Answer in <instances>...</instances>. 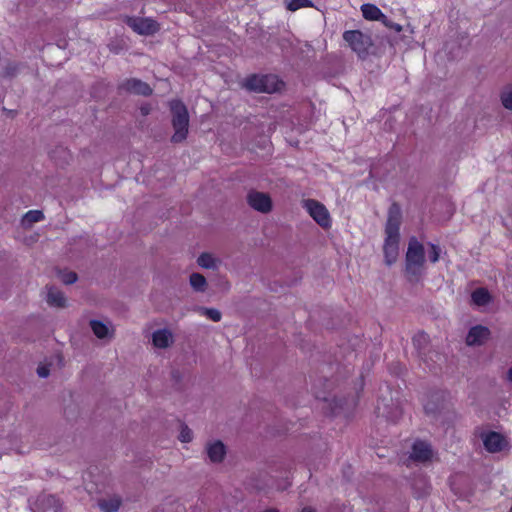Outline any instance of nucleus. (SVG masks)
<instances>
[{
	"label": "nucleus",
	"instance_id": "17",
	"mask_svg": "<svg viewBox=\"0 0 512 512\" xmlns=\"http://www.w3.org/2000/svg\"><path fill=\"white\" fill-rule=\"evenodd\" d=\"M90 327L94 335L99 339L111 338L113 336V330L102 321L91 320Z\"/></svg>",
	"mask_w": 512,
	"mask_h": 512
},
{
	"label": "nucleus",
	"instance_id": "1",
	"mask_svg": "<svg viewBox=\"0 0 512 512\" xmlns=\"http://www.w3.org/2000/svg\"><path fill=\"white\" fill-rule=\"evenodd\" d=\"M401 219V208L397 203H393L388 210L383 247L385 262L388 266L392 265L398 257Z\"/></svg>",
	"mask_w": 512,
	"mask_h": 512
},
{
	"label": "nucleus",
	"instance_id": "11",
	"mask_svg": "<svg viewBox=\"0 0 512 512\" xmlns=\"http://www.w3.org/2000/svg\"><path fill=\"white\" fill-rule=\"evenodd\" d=\"M119 88L136 95L149 96L152 94V88L146 82L136 78L126 79Z\"/></svg>",
	"mask_w": 512,
	"mask_h": 512
},
{
	"label": "nucleus",
	"instance_id": "29",
	"mask_svg": "<svg viewBox=\"0 0 512 512\" xmlns=\"http://www.w3.org/2000/svg\"><path fill=\"white\" fill-rule=\"evenodd\" d=\"M200 311L203 315L207 316L214 322H219L221 320V312L215 308H200Z\"/></svg>",
	"mask_w": 512,
	"mask_h": 512
},
{
	"label": "nucleus",
	"instance_id": "43",
	"mask_svg": "<svg viewBox=\"0 0 512 512\" xmlns=\"http://www.w3.org/2000/svg\"><path fill=\"white\" fill-rule=\"evenodd\" d=\"M509 512H512V505H511V508H510V511Z\"/></svg>",
	"mask_w": 512,
	"mask_h": 512
},
{
	"label": "nucleus",
	"instance_id": "9",
	"mask_svg": "<svg viewBox=\"0 0 512 512\" xmlns=\"http://www.w3.org/2000/svg\"><path fill=\"white\" fill-rule=\"evenodd\" d=\"M125 22L140 35H151L159 29L157 22L151 18L127 17Z\"/></svg>",
	"mask_w": 512,
	"mask_h": 512
},
{
	"label": "nucleus",
	"instance_id": "15",
	"mask_svg": "<svg viewBox=\"0 0 512 512\" xmlns=\"http://www.w3.org/2000/svg\"><path fill=\"white\" fill-rule=\"evenodd\" d=\"M173 341L172 333L168 329H159L153 332L152 342L157 348H167Z\"/></svg>",
	"mask_w": 512,
	"mask_h": 512
},
{
	"label": "nucleus",
	"instance_id": "36",
	"mask_svg": "<svg viewBox=\"0 0 512 512\" xmlns=\"http://www.w3.org/2000/svg\"><path fill=\"white\" fill-rule=\"evenodd\" d=\"M393 30H395L396 32H400L402 30V26L400 24H397V23H393L392 21L389 20V25L387 26Z\"/></svg>",
	"mask_w": 512,
	"mask_h": 512
},
{
	"label": "nucleus",
	"instance_id": "25",
	"mask_svg": "<svg viewBox=\"0 0 512 512\" xmlns=\"http://www.w3.org/2000/svg\"><path fill=\"white\" fill-rule=\"evenodd\" d=\"M407 447L409 448H432V443L428 441L427 439H422L419 437H412L408 440H406Z\"/></svg>",
	"mask_w": 512,
	"mask_h": 512
},
{
	"label": "nucleus",
	"instance_id": "24",
	"mask_svg": "<svg viewBox=\"0 0 512 512\" xmlns=\"http://www.w3.org/2000/svg\"><path fill=\"white\" fill-rule=\"evenodd\" d=\"M286 8L289 11H296L300 8L312 7L311 0H284Z\"/></svg>",
	"mask_w": 512,
	"mask_h": 512
},
{
	"label": "nucleus",
	"instance_id": "16",
	"mask_svg": "<svg viewBox=\"0 0 512 512\" xmlns=\"http://www.w3.org/2000/svg\"><path fill=\"white\" fill-rule=\"evenodd\" d=\"M197 264L204 269L217 270L221 264V260L211 253L204 252L197 258Z\"/></svg>",
	"mask_w": 512,
	"mask_h": 512
},
{
	"label": "nucleus",
	"instance_id": "20",
	"mask_svg": "<svg viewBox=\"0 0 512 512\" xmlns=\"http://www.w3.org/2000/svg\"><path fill=\"white\" fill-rule=\"evenodd\" d=\"M98 505L104 512H116L121 505V499L116 496L109 499H102L98 502Z\"/></svg>",
	"mask_w": 512,
	"mask_h": 512
},
{
	"label": "nucleus",
	"instance_id": "41",
	"mask_svg": "<svg viewBox=\"0 0 512 512\" xmlns=\"http://www.w3.org/2000/svg\"><path fill=\"white\" fill-rule=\"evenodd\" d=\"M263 512H278L276 509H266L265 511Z\"/></svg>",
	"mask_w": 512,
	"mask_h": 512
},
{
	"label": "nucleus",
	"instance_id": "34",
	"mask_svg": "<svg viewBox=\"0 0 512 512\" xmlns=\"http://www.w3.org/2000/svg\"><path fill=\"white\" fill-rule=\"evenodd\" d=\"M205 448H225L224 443L221 440H214L211 442H208Z\"/></svg>",
	"mask_w": 512,
	"mask_h": 512
},
{
	"label": "nucleus",
	"instance_id": "28",
	"mask_svg": "<svg viewBox=\"0 0 512 512\" xmlns=\"http://www.w3.org/2000/svg\"><path fill=\"white\" fill-rule=\"evenodd\" d=\"M178 439L182 443H190L193 439L192 430L184 423H181L180 425V433L178 435Z\"/></svg>",
	"mask_w": 512,
	"mask_h": 512
},
{
	"label": "nucleus",
	"instance_id": "7",
	"mask_svg": "<svg viewBox=\"0 0 512 512\" xmlns=\"http://www.w3.org/2000/svg\"><path fill=\"white\" fill-rule=\"evenodd\" d=\"M302 207L320 227L323 229L331 227L330 213L321 202L314 199H305L302 201Z\"/></svg>",
	"mask_w": 512,
	"mask_h": 512
},
{
	"label": "nucleus",
	"instance_id": "2",
	"mask_svg": "<svg viewBox=\"0 0 512 512\" xmlns=\"http://www.w3.org/2000/svg\"><path fill=\"white\" fill-rule=\"evenodd\" d=\"M425 265V249L416 237L409 240L405 257V271L410 281H418Z\"/></svg>",
	"mask_w": 512,
	"mask_h": 512
},
{
	"label": "nucleus",
	"instance_id": "19",
	"mask_svg": "<svg viewBox=\"0 0 512 512\" xmlns=\"http://www.w3.org/2000/svg\"><path fill=\"white\" fill-rule=\"evenodd\" d=\"M471 298L474 304L478 306H484L490 302V294L485 288H477L472 294Z\"/></svg>",
	"mask_w": 512,
	"mask_h": 512
},
{
	"label": "nucleus",
	"instance_id": "27",
	"mask_svg": "<svg viewBox=\"0 0 512 512\" xmlns=\"http://www.w3.org/2000/svg\"><path fill=\"white\" fill-rule=\"evenodd\" d=\"M501 101L506 109L512 110V83L502 91Z\"/></svg>",
	"mask_w": 512,
	"mask_h": 512
},
{
	"label": "nucleus",
	"instance_id": "21",
	"mask_svg": "<svg viewBox=\"0 0 512 512\" xmlns=\"http://www.w3.org/2000/svg\"><path fill=\"white\" fill-rule=\"evenodd\" d=\"M44 219V214L40 210H30L22 218V225L24 227H31L34 223L40 222Z\"/></svg>",
	"mask_w": 512,
	"mask_h": 512
},
{
	"label": "nucleus",
	"instance_id": "37",
	"mask_svg": "<svg viewBox=\"0 0 512 512\" xmlns=\"http://www.w3.org/2000/svg\"><path fill=\"white\" fill-rule=\"evenodd\" d=\"M140 110H141V114H142L143 116L148 115V114H149V112H150V108H149L148 106H142Z\"/></svg>",
	"mask_w": 512,
	"mask_h": 512
},
{
	"label": "nucleus",
	"instance_id": "40",
	"mask_svg": "<svg viewBox=\"0 0 512 512\" xmlns=\"http://www.w3.org/2000/svg\"><path fill=\"white\" fill-rule=\"evenodd\" d=\"M48 500L53 501V503H56V502L58 503V500L54 496H49Z\"/></svg>",
	"mask_w": 512,
	"mask_h": 512
},
{
	"label": "nucleus",
	"instance_id": "12",
	"mask_svg": "<svg viewBox=\"0 0 512 512\" xmlns=\"http://www.w3.org/2000/svg\"><path fill=\"white\" fill-rule=\"evenodd\" d=\"M479 436L484 448H505L509 445L507 438L495 431H481Z\"/></svg>",
	"mask_w": 512,
	"mask_h": 512
},
{
	"label": "nucleus",
	"instance_id": "23",
	"mask_svg": "<svg viewBox=\"0 0 512 512\" xmlns=\"http://www.w3.org/2000/svg\"><path fill=\"white\" fill-rule=\"evenodd\" d=\"M434 450H412L409 459L414 462H428L433 458Z\"/></svg>",
	"mask_w": 512,
	"mask_h": 512
},
{
	"label": "nucleus",
	"instance_id": "14",
	"mask_svg": "<svg viewBox=\"0 0 512 512\" xmlns=\"http://www.w3.org/2000/svg\"><path fill=\"white\" fill-rule=\"evenodd\" d=\"M361 12L365 19L372 21H380L385 26L389 25V19L374 4L366 3L361 6Z\"/></svg>",
	"mask_w": 512,
	"mask_h": 512
},
{
	"label": "nucleus",
	"instance_id": "31",
	"mask_svg": "<svg viewBox=\"0 0 512 512\" xmlns=\"http://www.w3.org/2000/svg\"><path fill=\"white\" fill-rule=\"evenodd\" d=\"M59 278L64 284H73L77 281V274L72 271H61Z\"/></svg>",
	"mask_w": 512,
	"mask_h": 512
},
{
	"label": "nucleus",
	"instance_id": "4",
	"mask_svg": "<svg viewBox=\"0 0 512 512\" xmlns=\"http://www.w3.org/2000/svg\"><path fill=\"white\" fill-rule=\"evenodd\" d=\"M376 414L378 419L396 423L401 418L403 409L398 398L391 394L389 397L382 395L377 401Z\"/></svg>",
	"mask_w": 512,
	"mask_h": 512
},
{
	"label": "nucleus",
	"instance_id": "22",
	"mask_svg": "<svg viewBox=\"0 0 512 512\" xmlns=\"http://www.w3.org/2000/svg\"><path fill=\"white\" fill-rule=\"evenodd\" d=\"M191 287L196 292H204L207 287L206 278L200 273H192L189 278Z\"/></svg>",
	"mask_w": 512,
	"mask_h": 512
},
{
	"label": "nucleus",
	"instance_id": "33",
	"mask_svg": "<svg viewBox=\"0 0 512 512\" xmlns=\"http://www.w3.org/2000/svg\"><path fill=\"white\" fill-rule=\"evenodd\" d=\"M37 374L39 377L41 378H46L49 376L50 374V370H49V367L46 366V365H40L38 368H37Z\"/></svg>",
	"mask_w": 512,
	"mask_h": 512
},
{
	"label": "nucleus",
	"instance_id": "32",
	"mask_svg": "<svg viewBox=\"0 0 512 512\" xmlns=\"http://www.w3.org/2000/svg\"><path fill=\"white\" fill-rule=\"evenodd\" d=\"M429 247H430V252L428 255L429 260L432 263H436L440 258L441 249L438 245L433 244V243H429Z\"/></svg>",
	"mask_w": 512,
	"mask_h": 512
},
{
	"label": "nucleus",
	"instance_id": "6",
	"mask_svg": "<svg viewBox=\"0 0 512 512\" xmlns=\"http://www.w3.org/2000/svg\"><path fill=\"white\" fill-rule=\"evenodd\" d=\"M343 40L361 59H364L369 54V49L373 46L370 35L360 30L345 31L343 33Z\"/></svg>",
	"mask_w": 512,
	"mask_h": 512
},
{
	"label": "nucleus",
	"instance_id": "30",
	"mask_svg": "<svg viewBox=\"0 0 512 512\" xmlns=\"http://www.w3.org/2000/svg\"><path fill=\"white\" fill-rule=\"evenodd\" d=\"M207 456L213 463L222 462L226 456V450H207Z\"/></svg>",
	"mask_w": 512,
	"mask_h": 512
},
{
	"label": "nucleus",
	"instance_id": "5",
	"mask_svg": "<svg viewBox=\"0 0 512 512\" xmlns=\"http://www.w3.org/2000/svg\"><path fill=\"white\" fill-rule=\"evenodd\" d=\"M244 86L257 93H274L282 88L283 82L275 75H252L246 79Z\"/></svg>",
	"mask_w": 512,
	"mask_h": 512
},
{
	"label": "nucleus",
	"instance_id": "39",
	"mask_svg": "<svg viewBox=\"0 0 512 512\" xmlns=\"http://www.w3.org/2000/svg\"><path fill=\"white\" fill-rule=\"evenodd\" d=\"M301 512H315V511L310 507H304Z\"/></svg>",
	"mask_w": 512,
	"mask_h": 512
},
{
	"label": "nucleus",
	"instance_id": "35",
	"mask_svg": "<svg viewBox=\"0 0 512 512\" xmlns=\"http://www.w3.org/2000/svg\"><path fill=\"white\" fill-rule=\"evenodd\" d=\"M424 409H425V412L427 414H435L438 412V409L434 406L433 403L431 402H427L425 405H424Z\"/></svg>",
	"mask_w": 512,
	"mask_h": 512
},
{
	"label": "nucleus",
	"instance_id": "42",
	"mask_svg": "<svg viewBox=\"0 0 512 512\" xmlns=\"http://www.w3.org/2000/svg\"><path fill=\"white\" fill-rule=\"evenodd\" d=\"M488 452H498L499 450H494V449H491V450H487Z\"/></svg>",
	"mask_w": 512,
	"mask_h": 512
},
{
	"label": "nucleus",
	"instance_id": "8",
	"mask_svg": "<svg viewBox=\"0 0 512 512\" xmlns=\"http://www.w3.org/2000/svg\"><path fill=\"white\" fill-rule=\"evenodd\" d=\"M413 345L418 353V356L429 366L431 367V364L429 363V360H431L433 363L440 360V355L437 353H434L429 348V336L424 332H418L414 335L413 339Z\"/></svg>",
	"mask_w": 512,
	"mask_h": 512
},
{
	"label": "nucleus",
	"instance_id": "10",
	"mask_svg": "<svg viewBox=\"0 0 512 512\" xmlns=\"http://www.w3.org/2000/svg\"><path fill=\"white\" fill-rule=\"evenodd\" d=\"M247 202L254 210L264 214L272 210V200L264 192L250 191L247 195Z\"/></svg>",
	"mask_w": 512,
	"mask_h": 512
},
{
	"label": "nucleus",
	"instance_id": "26",
	"mask_svg": "<svg viewBox=\"0 0 512 512\" xmlns=\"http://www.w3.org/2000/svg\"><path fill=\"white\" fill-rule=\"evenodd\" d=\"M19 70H20V65L17 62L9 61L6 63L3 70L0 71V76L13 77V76L17 75Z\"/></svg>",
	"mask_w": 512,
	"mask_h": 512
},
{
	"label": "nucleus",
	"instance_id": "38",
	"mask_svg": "<svg viewBox=\"0 0 512 512\" xmlns=\"http://www.w3.org/2000/svg\"><path fill=\"white\" fill-rule=\"evenodd\" d=\"M507 380L512 384V367L507 371Z\"/></svg>",
	"mask_w": 512,
	"mask_h": 512
},
{
	"label": "nucleus",
	"instance_id": "18",
	"mask_svg": "<svg viewBox=\"0 0 512 512\" xmlns=\"http://www.w3.org/2000/svg\"><path fill=\"white\" fill-rule=\"evenodd\" d=\"M47 303L50 306L54 307H64L66 303V298L64 294L57 288L49 287L47 288Z\"/></svg>",
	"mask_w": 512,
	"mask_h": 512
},
{
	"label": "nucleus",
	"instance_id": "13",
	"mask_svg": "<svg viewBox=\"0 0 512 512\" xmlns=\"http://www.w3.org/2000/svg\"><path fill=\"white\" fill-rule=\"evenodd\" d=\"M490 335V331L487 327L477 325L472 327L467 336H466V344L468 346H476L482 345Z\"/></svg>",
	"mask_w": 512,
	"mask_h": 512
},
{
	"label": "nucleus",
	"instance_id": "3",
	"mask_svg": "<svg viewBox=\"0 0 512 512\" xmlns=\"http://www.w3.org/2000/svg\"><path fill=\"white\" fill-rule=\"evenodd\" d=\"M171 111V122L174 129V134L171 137V142L181 143L188 135L189 130V113L185 104L180 100H172L169 103Z\"/></svg>",
	"mask_w": 512,
	"mask_h": 512
}]
</instances>
